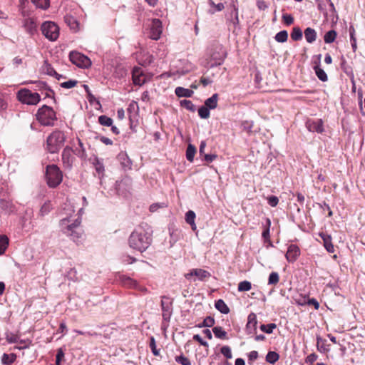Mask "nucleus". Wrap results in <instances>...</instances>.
I'll return each mask as SVG.
<instances>
[{
  "instance_id": "obj_3",
  "label": "nucleus",
  "mask_w": 365,
  "mask_h": 365,
  "mask_svg": "<svg viewBox=\"0 0 365 365\" xmlns=\"http://www.w3.org/2000/svg\"><path fill=\"white\" fill-rule=\"evenodd\" d=\"M209 59L207 58V67H214L221 65L226 56L227 52L222 44L218 42H214L210 47L209 53Z\"/></svg>"
},
{
  "instance_id": "obj_5",
  "label": "nucleus",
  "mask_w": 365,
  "mask_h": 365,
  "mask_svg": "<svg viewBox=\"0 0 365 365\" xmlns=\"http://www.w3.org/2000/svg\"><path fill=\"white\" fill-rule=\"evenodd\" d=\"M36 119L43 125L52 126L56 119V113L52 108L45 105L38 110Z\"/></svg>"
},
{
  "instance_id": "obj_55",
  "label": "nucleus",
  "mask_w": 365,
  "mask_h": 365,
  "mask_svg": "<svg viewBox=\"0 0 365 365\" xmlns=\"http://www.w3.org/2000/svg\"><path fill=\"white\" fill-rule=\"evenodd\" d=\"M167 207V204L165 203V202H162V203H154V204H152L150 206V212H155L158 210V209L159 208H163V207Z\"/></svg>"
},
{
  "instance_id": "obj_56",
  "label": "nucleus",
  "mask_w": 365,
  "mask_h": 365,
  "mask_svg": "<svg viewBox=\"0 0 365 365\" xmlns=\"http://www.w3.org/2000/svg\"><path fill=\"white\" fill-rule=\"evenodd\" d=\"M124 285L129 287H135L137 286V283L135 281L132 279L130 277H127L123 280Z\"/></svg>"
},
{
  "instance_id": "obj_12",
  "label": "nucleus",
  "mask_w": 365,
  "mask_h": 365,
  "mask_svg": "<svg viewBox=\"0 0 365 365\" xmlns=\"http://www.w3.org/2000/svg\"><path fill=\"white\" fill-rule=\"evenodd\" d=\"M162 23L159 19H155L152 21L150 31V37L153 40L160 38L162 34Z\"/></svg>"
},
{
  "instance_id": "obj_47",
  "label": "nucleus",
  "mask_w": 365,
  "mask_h": 365,
  "mask_svg": "<svg viewBox=\"0 0 365 365\" xmlns=\"http://www.w3.org/2000/svg\"><path fill=\"white\" fill-rule=\"evenodd\" d=\"M78 145L81 148V150L77 152L76 155L81 159H86L87 155L83 147V144L80 139H78Z\"/></svg>"
},
{
  "instance_id": "obj_60",
  "label": "nucleus",
  "mask_w": 365,
  "mask_h": 365,
  "mask_svg": "<svg viewBox=\"0 0 365 365\" xmlns=\"http://www.w3.org/2000/svg\"><path fill=\"white\" fill-rule=\"evenodd\" d=\"M63 357L64 353L61 349H59L56 356V364H60Z\"/></svg>"
},
{
  "instance_id": "obj_32",
  "label": "nucleus",
  "mask_w": 365,
  "mask_h": 365,
  "mask_svg": "<svg viewBox=\"0 0 365 365\" xmlns=\"http://www.w3.org/2000/svg\"><path fill=\"white\" fill-rule=\"evenodd\" d=\"M16 356L14 354H4L2 356L1 361L5 365H10L14 362Z\"/></svg>"
},
{
  "instance_id": "obj_14",
  "label": "nucleus",
  "mask_w": 365,
  "mask_h": 365,
  "mask_svg": "<svg viewBox=\"0 0 365 365\" xmlns=\"http://www.w3.org/2000/svg\"><path fill=\"white\" fill-rule=\"evenodd\" d=\"M185 277L187 279L192 282L202 281L205 278V271L201 269H193L185 274Z\"/></svg>"
},
{
  "instance_id": "obj_45",
  "label": "nucleus",
  "mask_w": 365,
  "mask_h": 365,
  "mask_svg": "<svg viewBox=\"0 0 365 365\" xmlns=\"http://www.w3.org/2000/svg\"><path fill=\"white\" fill-rule=\"evenodd\" d=\"M51 210V204L49 202H45L41 207L40 209V215L41 216H44L46 215H47L50 210Z\"/></svg>"
},
{
  "instance_id": "obj_44",
  "label": "nucleus",
  "mask_w": 365,
  "mask_h": 365,
  "mask_svg": "<svg viewBox=\"0 0 365 365\" xmlns=\"http://www.w3.org/2000/svg\"><path fill=\"white\" fill-rule=\"evenodd\" d=\"M220 352L226 359H230L232 358V351L229 346H222Z\"/></svg>"
},
{
  "instance_id": "obj_2",
  "label": "nucleus",
  "mask_w": 365,
  "mask_h": 365,
  "mask_svg": "<svg viewBox=\"0 0 365 365\" xmlns=\"http://www.w3.org/2000/svg\"><path fill=\"white\" fill-rule=\"evenodd\" d=\"M71 217H64L60 221V226L62 232L68 236H70L73 241L78 240L83 235L80 227L81 219L78 217L71 222Z\"/></svg>"
},
{
  "instance_id": "obj_50",
  "label": "nucleus",
  "mask_w": 365,
  "mask_h": 365,
  "mask_svg": "<svg viewBox=\"0 0 365 365\" xmlns=\"http://www.w3.org/2000/svg\"><path fill=\"white\" fill-rule=\"evenodd\" d=\"M282 20L284 24H286L287 26H289L292 24L294 22L293 16L289 14H284L282 15Z\"/></svg>"
},
{
  "instance_id": "obj_23",
  "label": "nucleus",
  "mask_w": 365,
  "mask_h": 365,
  "mask_svg": "<svg viewBox=\"0 0 365 365\" xmlns=\"http://www.w3.org/2000/svg\"><path fill=\"white\" fill-rule=\"evenodd\" d=\"M257 316L255 313L252 312L248 315L246 329L247 330L253 329L255 332L256 329H257Z\"/></svg>"
},
{
  "instance_id": "obj_17",
  "label": "nucleus",
  "mask_w": 365,
  "mask_h": 365,
  "mask_svg": "<svg viewBox=\"0 0 365 365\" xmlns=\"http://www.w3.org/2000/svg\"><path fill=\"white\" fill-rule=\"evenodd\" d=\"M133 81L135 85L142 86L145 83V78L142 74L140 68H134L133 70Z\"/></svg>"
},
{
  "instance_id": "obj_25",
  "label": "nucleus",
  "mask_w": 365,
  "mask_h": 365,
  "mask_svg": "<svg viewBox=\"0 0 365 365\" xmlns=\"http://www.w3.org/2000/svg\"><path fill=\"white\" fill-rule=\"evenodd\" d=\"M304 34L305 39L308 43H312L314 41H316L317 32L314 29L307 27V29H305Z\"/></svg>"
},
{
  "instance_id": "obj_1",
  "label": "nucleus",
  "mask_w": 365,
  "mask_h": 365,
  "mask_svg": "<svg viewBox=\"0 0 365 365\" xmlns=\"http://www.w3.org/2000/svg\"><path fill=\"white\" fill-rule=\"evenodd\" d=\"M152 238L150 233L143 227L135 229L130 235L128 243L130 247L140 252L146 250L151 244Z\"/></svg>"
},
{
  "instance_id": "obj_29",
  "label": "nucleus",
  "mask_w": 365,
  "mask_h": 365,
  "mask_svg": "<svg viewBox=\"0 0 365 365\" xmlns=\"http://www.w3.org/2000/svg\"><path fill=\"white\" fill-rule=\"evenodd\" d=\"M215 308L222 314H228L230 309L222 299H218L215 303Z\"/></svg>"
},
{
  "instance_id": "obj_27",
  "label": "nucleus",
  "mask_w": 365,
  "mask_h": 365,
  "mask_svg": "<svg viewBox=\"0 0 365 365\" xmlns=\"http://www.w3.org/2000/svg\"><path fill=\"white\" fill-rule=\"evenodd\" d=\"M279 359V354L274 351H269L265 356V360L270 364H274Z\"/></svg>"
},
{
  "instance_id": "obj_31",
  "label": "nucleus",
  "mask_w": 365,
  "mask_h": 365,
  "mask_svg": "<svg viewBox=\"0 0 365 365\" xmlns=\"http://www.w3.org/2000/svg\"><path fill=\"white\" fill-rule=\"evenodd\" d=\"M336 32L334 30L327 31L324 36V42L326 43H333L336 39Z\"/></svg>"
},
{
  "instance_id": "obj_20",
  "label": "nucleus",
  "mask_w": 365,
  "mask_h": 365,
  "mask_svg": "<svg viewBox=\"0 0 365 365\" xmlns=\"http://www.w3.org/2000/svg\"><path fill=\"white\" fill-rule=\"evenodd\" d=\"M24 26L25 29L30 34H33L36 31L37 25L35 20L32 18H27L24 20Z\"/></svg>"
},
{
  "instance_id": "obj_7",
  "label": "nucleus",
  "mask_w": 365,
  "mask_h": 365,
  "mask_svg": "<svg viewBox=\"0 0 365 365\" xmlns=\"http://www.w3.org/2000/svg\"><path fill=\"white\" fill-rule=\"evenodd\" d=\"M17 98L22 103L27 105H36L41 100V97L38 93L22 88L17 93Z\"/></svg>"
},
{
  "instance_id": "obj_54",
  "label": "nucleus",
  "mask_w": 365,
  "mask_h": 365,
  "mask_svg": "<svg viewBox=\"0 0 365 365\" xmlns=\"http://www.w3.org/2000/svg\"><path fill=\"white\" fill-rule=\"evenodd\" d=\"M267 202L271 207H276L279 202V199L275 195H270L267 197Z\"/></svg>"
},
{
  "instance_id": "obj_53",
  "label": "nucleus",
  "mask_w": 365,
  "mask_h": 365,
  "mask_svg": "<svg viewBox=\"0 0 365 365\" xmlns=\"http://www.w3.org/2000/svg\"><path fill=\"white\" fill-rule=\"evenodd\" d=\"M44 69L46 71V73L48 74V75H50V76H58V73H56V71L53 69V68L51 67V66L48 63H47L46 62H45V67H44Z\"/></svg>"
},
{
  "instance_id": "obj_18",
  "label": "nucleus",
  "mask_w": 365,
  "mask_h": 365,
  "mask_svg": "<svg viewBox=\"0 0 365 365\" xmlns=\"http://www.w3.org/2000/svg\"><path fill=\"white\" fill-rule=\"evenodd\" d=\"M195 213L192 210H189L185 214V221L187 224L191 226L192 230L195 232L196 235L197 236L198 232L197 230V227L195 223Z\"/></svg>"
},
{
  "instance_id": "obj_59",
  "label": "nucleus",
  "mask_w": 365,
  "mask_h": 365,
  "mask_svg": "<svg viewBox=\"0 0 365 365\" xmlns=\"http://www.w3.org/2000/svg\"><path fill=\"white\" fill-rule=\"evenodd\" d=\"M242 126L243 128V130L247 131V132H251L252 131V126H253V123L252 122H250V121H244L242 123Z\"/></svg>"
},
{
  "instance_id": "obj_40",
  "label": "nucleus",
  "mask_w": 365,
  "mask_h": 365,
  "mask_svg": "<svg viewBox=\"0 0 365 365\" xmlns=\"http://www.w3.org/2000/svg\"><path fill=\"white\" fill-rule=\"evenodd\" d=\"M93 165L95 167L96 172L98 174H102V175L103 174L104 170H105L104 165L100 159H98L97 158H95L94 162H93Z\"/></svg>"
},
{
  "instance_id": "obj_39",
  "label": "nucleus",
  "mask_w": 365,
  "mask_h": 365,
  "mask_svg": "<svg viewBox=\"0 0 365 365\" xmlns=\"http://www.w3.org/2000/svg\"><path fill=\"white\" fill-rule=\"evenodd\" d=\"M9 244V239L6 235L0 236V255L4 253Z\"/></svg>"
},
{
  "instance_id": "obj_30",
  "label": "nucleus",
  "mask_w": 365,
  "mask_h": 365,
  "mask_svg": "<svg viewBox=\"0 0 365 365\" xmlns=\"http://www.w3.org/2000/svg\"><path fill=\"white\" fill-rule=\"evenodd\" d=\"M291 38L293 41H297L302 38L303 33L299 26H294L290 34Z\"/></svg>"
},
{
  "instance_id": "obj_9",
  "label": "nucleus",
  "mask_w": 365,
  "mask_h": 365,
  "mask_svg": "<svg viewBox=\"0 0 365 365\" xmlns=\"http://www.w3.org/2000/svg\"><path fill=\"white\" fill-rule=\"evenodd\" d=\"M69 58L73 64L78 67L88 68L91 65L90 58L78 51H71Z\"/></svg>"
},
{
  "instance_id": "obj_63",
  "label": "nucleus",
  "mask_w": 365,
  "mask_h": 365,
  "mask_svg": "<svg viewBox=\"0 0 365 365\" xmlns=\"http://www.w3.org/2000/svg\"><path fill=\"white\" fill-rule=\"evenodd\" d=\"M99 140L101 143H103L105 145H112L113 144V141L110 138L105 137V136H101L99 138Z\"/></svg>"
},
{
  "instance_id": "obj_19",
  "label": "nucleus",
  "mask_w": 365,
  "mask_h": 365,
  "mask_svg": "<svg viewBox=\"0 0 365 365\" xmlns=\"http://www.w3.org/2000/svg\"><path fill=\"white\" fill-rule=\"evenodd\" d=\"M218 94L215 93L211 97L207 98V118L210 115V110L214 109L217 106Z\"/></svg>"
},
{
  "instance_id": "obj_43",
  "label": "nucleus",
  "mask_w": 365,
  "mask_h": 365,
  "mask_svg": "<svg viewBox=\"0 0 365 365\" xmlns=\"http://www.w3.org/2000/svg\"><path fill=\"white\" fill-rule=\"evenodd\" d=\"M279 274L276 272H272L269 275L268 284H276L279 282Z\"/></svg>"
},
{
  "instance_id": "obj_4",
  "label": "nucleus",
  "mask_w": 365,
  "mask_h": 365,
  "mask_svg": "<svg viewBox=\"0 0 365 365\" xmlns=\"http://www.w3.org/2000/svg\"><path fill=\"white\" fill-rule=\"evenodd\" d=\"M66 140L63 132L56 130L46 139V149L51 153H56L62 148Z\"/></svg>"
},
{
  "instance_id": "obj_35",
  "label": "nucleus",
  "mask_w": 365,
  "mask_h": 365,
  "mask_svg": "<svg viewBox=\"0 0 365 365\" xmlns=\"http://www.w3.org/2000/svg\"><path fill=\"white\" fill-rule=\"evenodd\" d=\"M196 153V149L195 146L191 144H189L187 150H186V158L188 161L192 162L194 159V156Z\"/></svg>"
},
{
  "instance_id": "obj_13",
  "label": "nucleus",
  "mask_w": 365,
  "mask_h": 365,
  "mask_svg": "<svg viewBox=\"0 0 365 365\" xmlns=\"http://www.w3.org/2000/svg\"><path fill=\"white\" fill-rule=\"evenodd\" d=\"M172 303L168 297H163L161 300V307L163 311V318L165 321H169L172 314Z\"/></svg>"
},
{
  "instance_id": "obj_33",
  "label": "nucleus",
  "mask_w": 365,
  "mask_h": 365,
  "mask_svg": "<svg viewBox=\"0 0 365 365\" xmlns=\"http://www.w3.org/2000/svg\"><path fill=\"white\" fill-rule=\"evenodd\" d=\"M287 38L288 32L286 30L280 31L274 36L275 41L279 43H284L287 41Z\"/></svg>"
},
{
  "instance_id": "obj_8",
  "label": "nucleus",
  "mask_w": 365,
  "mask_h": 365,
  "mask_svg": "<svg viewBox=\"0 0 365 365\" xmlns=\"http://www.w3.org/2000/svg\"><path fill=\"white\" fill-rule=\"evenodd\" d=\"M41 31L43 36L49 41H56L59 36L58 26L52 21H46L41 26Z\"/></svg>"
},
{
  "instance_id": "obj_34",
  "label": "nucleus",
  "mask_w": 365,
  "mask_h": 365,
  "mask_svg": "<svg viewBox=\"0 0 365 365\" xmlns=\"http://www.w3.org/2000/svg\"><path fill=\"white\" fill-rule=\"evenodd\" d=\"M277 325L274 323H269L268 324H261L259 329L262 331L270 334L273 332V330L276 329Z\"/></svg>"
},
{
  "instance_id": "obj_61",
  "label": "nucleus",
  "mask_w": 365,
  "mask_h": 365,
  "mask_svg": "<svg viewBox=\"0 0 365 365\" xmlns=\"http://www.w3.org/2000/svg\"><path fill=\"white\" fill-rule=\"evenodd\" d=\"M317 359V355L315 354H309L307 359L306 362L309 364H312Z\"/></svg>"
},
{
  "instance_id": "obj_16",
  "label": "nucleus",
  "mask_w": 365,
  "mask_h": 365,
  "mask_svg": "<svg viewBox=\"0 0 365 365\" xmlns=\"http://www.w3.org/2000/svg\"><path fill=\"white\" fill-rule=\"evenodd\" d=\"M319 236L323 240L326 250L329 253L334 252V247L331 242V237L329 234L324 232L319 233Z\"/></svg>"
},
{
  "instance_id": "obj_41",
  "label": "nucleus",
  "mask_w": 365,
  "mask_h": 365,
  "mask_svg": "<svg viewBox=\"0 0 365 365\" xmlns=\"http://www.w3.org/2000/svg\"><path fill=\"white\" fill-rule=\"evenodd\" d=\"M98 122L101 125L104 126H111L113 124L112 118L106 115H101L98 117Z\"/></svg>"
},
{
  "instance_id": "obj_49",
  "label": "nucleus",
  "mask_w": 365,
  "mask_h": 365,
  "mask_svg": "<svg viewBox=\"0 0 365 365\" xmlns=\"http://www.w3.org/2000/svg\"><path fill=\"white\" fill-rule=\"evenodd\" d=\"M175 361L182 365H191L190 360L183 355L176 356Z\"/></svg>"
},
{
  "instance_id": "obj_62",
  "label": "nucleus",
  "mask_w": 365,
  "mask_h": 365,
  "mask_svg": "<svg viewBox=\"0 0 365 365\" xmlns=\"http://www.w3.org/2000/svg\"><path fill=\"white\" fill-rule=\"evenodd\" d=\"M218 158V155L216 154H207V166L208 164L212 163L214 160Z\"/></svg>"
},
{
  "instance_id": "obj_48",
  "label": "nucleus",
  "mask_w": 365,
  "mask_h": 365,
  "mask_svg": "<svg viewBox=\"0 0 365 365\" xmlns=\"http://www.w3.org/2000/svg\"><path fill=\"white\" fill-rule=\"evenodd\" d=\"M232 11H231V15L234 16L233 24H237L239 23L238 8L234 3L232 4Z\"/></svg>"
},
{
  "instance_id": "obj_64",
  "label": "nucleus",
  "mask_w": 365,
  "mask_h": 365,
  "mask_svg": "<svg viewBox=\"0 0 365 365\" xmlns=\"http://www.w3.org/2000/svg\"><path fill=\"white\" fill-rule=\"evenodd\" d=\"M257 5L260 10H265L268 7L264 1H258Z\"/></svg>"
},
{
  "instance_id": "obj_38",
  "label": "nucleus",
  "mask_w": 365,
  "mask_h": 365,
  "mask_svg": "<svg viewBox=\"0 0 365 365\" xmlns=\"http://www.w3.org/2000/svg\"><path fill=\"white\" fill-rule=\"evenodd\" d=\"M270 225H271V221L269 218H267L265 228L264 229V230L262 233V237L264 238V240H267L269 239Z\"/></svg>"
},
{
  "instance_id": "obj_46",
  "label": "nucleus",
  "mask_w": 365,
  "mask_h": 365,
  "mask_svg": "<svg viewBox=\"0 0 365 365\" xmlns=\"http://www.w3.org/2000/svg\"><path fill=\"white\" fill-rule=\"evenodd\" d=\"M180 105H181V106L187 108L189 110L193 111L195 110V107L194 104L192 103V101H190L189 100H182L180 101Z\"/></svg>"
},
{
  "instance_id": "obj_21",
  "label": "nucleus",
  "mask_w": 365,
  "mask_h": 365,
  "mask_svg": "<svg viewBox=\"0 0 365 365\" xmlns=\"http://www.w3.org/2000/svg\"><path fill=\"white\" fill-rule=\"evenodd\" d=\"M313 68L314 70L316 76L320 81L326 82L328 80V76L326 72L320 67L319 61L313 66Z\"/></svg>"
},
{
  "instance_id": "obj_15",
  "label": "nucleus",
  "mask_w": 365,
  "mask_h": 365,
  "mask_svg": "<svg viewBox=\"0 0 365 365\" xmlns=\"http://www.w3.org/2000/svg\"><path fill=\"white\" fill-rule=\"evenodd\" d=\"M300 255V250L296 245L291 244L287 249L285 257L289 262H294Z\"/></svg>"
},
{
  "instance_id": "obj_58",
  "label": "nucleus",
  "mask_w": 365,
  "mask_h": 365,
  "mask_svg": "<svg viewBox=\"0 0 365 365\" xmlns=\"http://www.w3.org/2000/svg\"><path fill=\"white\" fill-rule=\"evenodd\" d=\"M307 304L309 306H314L315 309H318L319 308V303L315 298H309Z\"/></svg>"
},
{
  "instance_id": "obj_42",
  "label": "nucleus",
  "mask_w": 365,
  "mask_h": 365,
  "mask_svg": "<svg viewBox=\"0 0 365 365\" xmlns=\"http://www.w3.org/2000/svg\"><path fill=\"white\" fill-rule=\"evenodd\" d=\"M252 287V284L249 281L245 280L240 282L238 284V291L239 292H246L249 291Z\"/></svg>"
},
{
  "instance_id": "obj_6",
  "label": "nucleus",
  "mask_w": 365,
  "mask_h": 365,
  "mask_svg": "<svg viewBox=\"0 0 365 365\" xmlns=\"http://www.w3.org/2000/svg\"><path fill=\"white\" fill-rule=\"evenodd\" d=\"M46 176L47 184L50 187H56L62 182V173L56 165H50L46 167Z\"/></svg>"
},
{
  "instance_id": "obj_28",
  "label": "nucleus",
  "mask_w": 365,
  "mask_h": 365,
  "mask_svg": "<svg viewBox=\"0 0 365 365\" xmlns=\"http://www.w3.org/2000/svg\"><path fill=\"white\" fill-rule=\"evenodd\" d=\"M175 93L178 97H190L192 96L193 91L192 90L179 86L175 88Z\"/></svg>"
},
{
  "instance_id": "obj_26",
  "label": "nucleus",
  "mask_w": 365,
  "mask_h": 365,
  "mask_svg": "<svg viewBox=\"0 0 365 365\" xmlns=\"http://www.w3.org/2000/svg\"><path fill=\"white\" fill-rule=\"evenodd\" d=\"M317 350L321 353H327L330 350L329 348V345L327 344V340L323 339L320 336L317 338Z\"/></svg>"
},
{
  "instance_id": "obj_37",
  "label": "nucleus",
  "mask_w": 365,
  "mask_h": 365,
  "mask_svg": "<svg viewBox=\"0 0 365 365\" xmlns=\"http://www.w3.org/2000/svg\"><path fill=\"white\" fill-rule=\"evenodd\" d=\"M31 2L41 9H46L49 6V0H31Z\"/></svg>"
},
{
  "instance_id": "obj_22",
  "label": "nucleus",
  "mask_w": 365,
  "mask_h": 365,
  "mask_svg": "<svg viewBox=\"0 0 365 365\" xmlns=\"http://www.w3.org/2000/svg\"><path fill=\"white\" fill-rule=\"evenodd\" d=\"M327 4H328L329 9H324V6H325V4H319L318 8L319 9L323 12L324 15L327 17L329 15V12L331 13L332 14L336 13V10L334 6V4L331 1V0H327Z\"/></svg>"
},
{
  "instance_id": "obj_10",
  "label": "nucleus",
  "mask_w": 365,
  "mask_h": 365,
  "mask_svg": "<svg viewBox=\"0 0 365 365\" xmlns=\"http://www.w3.org/2000/svg\"><path fill=\"white\" fill-rule=\"evenodd\" d=\"M72 148L68 146L63 150L61 160L64 169L71 170L75 160Z\"/></svg>"
},
{
  "instance_id": "obj_57",
  "label": "nucleus",
  "mask_w": 365,
  "mask_h": 365,
  "mask_svg": "<svg viewBox=\"0 0 365 365\" xmlns=\"http://www.w3.org/2000/svg\"><path fill=\"white\" fill-rule=\"evenodd\" d=\"M259 356L258 352L257 351H252L248 354V360L249 364L252 365L250 361H253L256 360Z\"/></svg>"
},
{
  "instance_id": "obj_52",
  "label": "nucleus",
  "mask_w": 365,
  "mask_h": 365,
  "mask_svg": "<svg viewBox=\"0 0 365 365\" xmlns=\"http://www.w3.org/2000/svg\"><path fill=\"white\" fill-rule=\"evenodd\" d=\"M77 84V81L76 80H69L68 81L63 82L61 83V86L64 88H73Z\"/></svg>"
},
{
  "instance_id": "obj_36",
  "label": "nucleus",
  "mask_w": 365,
  "mask_h": 365,
  "mask_svg": "<svg viewBox=\"0 0 365 365\" xmlns=\"http://www.w3.org/2000/svg\"><path fill=\"white\" fill-rule=\"evenodd\" d=\"M212 332L215 337L218 339H225L226 336V331L221 327H215L212 328Z\"/></svg>"
},
{
  "instance_id": "obj_51",
  "label": "nucleus",
  "mask_w": 365,
  "mask_h": 365,
  "mask_svg": "<svg viewBox=\"0 0 365 365\" xmlns=\"http://www.w3.org/2000/svg\"><path fill=\"white\" fill-rule=\"evenodd\" d=\"M150 348L151 349V351L154 356H158L159 355V350L156 348V344L155 340L153 336L150 338Z\"/></svg>"
},
{
  "instance_id": "obj_24",
  "label": "nucleus",
  "mask_w": 365,
  "mask_h": 365,
  "mask_svg": "<svg viewBox=\"0 0 365 365\" xmlns=\"http://www.w3.org/2000/svg\"><path fill=\"white\" fill-rule=\"evenodd\" d=\"M207 4L210 6L208 13L210 14H214L216 12L221 11L225 8L224 4L218 3L215 4L212 0H208Z\"/></svg>"
},
{
  "instance_id": "obj_11",
  "label": "nucleus",
  "mask_w": 365,
  "mask_h": 365,
  "mask_svg": "<svg viewBox=\"0 0 365 365\" xmlns=\"http://www.w3.org/2000/svg\"><path fill=\"white\" fill-rule=\"evenodd\" d=\"M322 119H308L306 121V128L310 132L322 133L324 132V125Z\"/></svg>"
}]
</instances>
